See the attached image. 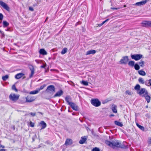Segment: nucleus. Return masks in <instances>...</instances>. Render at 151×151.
<instances>
[{
	"instance_id": "obj_6",
	"label": "nucleus",
	"mask_w": 151,
	"mask_h": 151,
	"mask_svg": "<svg viewBox=\"0 0 151 151\" xmlns=\"http://www.w3.org/2000/svg\"><path fill=\"white\" fill-rule=\"evenodd\" d=\"M26 102H31L34 101L35 99V98L34 96H28L25 98Z\"/></svg>"
},
{
	"instance_id": "obj_60",
	"label": "nucleus",
	"mask_w": 151,
	"mask_h": 151,
	"mask_svg": "<svg viewBox=\"0 0 151 151\" xmlns=\"http://www.w3.org/2000/svg\"><path fill=\"white\" fill-rule=\"evenodd\" d=\"M71 82V83H73V85H74V84L72 82Z\"/></svg>"
},
{
	"instance_id": "obj_51",
	"label": "nucleus",
	"mask_w": 151,
	"mask_h": 151,
	"mask_svg": "<svg viewBox=\"0 0 151 151\" xmlns=\"http://www.w3.org/2000/svg\"><path fill=\"white\" fill-rule=\"evenodd\" d=\"M149 142L150 144H151V139L150 138L149 140Z\"/></svg>"
},
{
	"instance_id": "obj_17",
	"label": "nucleus",
	"mask_w": 151,
	"mask_h": 151,
	"mask_svg": "<svg viewBox=\"0 0 151 151\" xmlns=\"http://www.w3.org/2000/svg\"><path fill=\"white\" fill-rule=\"evenodd\" d=\"M105 143L109 146L110 147H113V142H110L108 140H106L105 141Z\"/></svg>"
},
{
	"instance_id": "obj_37",
	"label": "nucleus",
	"mask_w": 151,
	"mask_h": 151,
	"mask_svg": "<svg viewBox=\"0 0 151 151\" xmlns=\"http://www.w3.org/2000/svg\"><path fill=\"white\" fill-rule=\"evenodd\" d=\"M3 27H7L9 25V24L6 21H4L3 22Z\"/></svg>"
},
{
	"instance_id": "obj_59",
	"label": "nucleus",
	"mask_w": 151,
	"mask_h": 151,
	"mask_svg": "<svg viewBox=\"0 0 151 151\" xmlns=\"http://www.w3.org/2000/svg\"><path fill=\"white\" fill-rule=\"evenodd\" d=\"M126 7V5H124V7Z\"/></svg>"
},
{
	"instance_id": "obj_57",
	"label": "nucleus",
	"mask_w": 151,
	"mask_h": 151,
	"mask_svg": "<svg viewBox=\"0 0 151 151\" xmlns=\"http://www.w3.org/2000/svg\"><path fill=\"white\" fill-rule=\"evenodd\" d=\"M0 33L2 34V31L0 30Z\"/></svg>"
},
{
	"instance_id": "obj_10",
	"label": "nucleus",
	"mask_w": 151,
	"mask_h": 151,
	"mask_svg": "<svg viewBox=\"0 0 151 151\" xmlns=\"http://www.w3.org/2000/svg\"><path fill=\"white\" fill-rule=\"evenodd\" d=\"M29 68L31 70V74L29 75V78H31L32 77L34 74L35 70L33 67L32 65H31L29 67Z\"/></svg>"
},
{
	"instance_id": "obj_42",
	"label": "nucleus",
	"mask_w": 151,
	"mask_h": 151,
	"mask_svg": "<svg viewBox=\"0 0 151 151\" xmlns=\"http://www.w3.org/2000/svg\"><path fill=\"white\" fill-rule=\"evenodd\" d=\"M117 106L114 105V113H117Z\"/></svg>"
},
{
	"instance_id": "obj_18",
	"label": "nucleus",
	"mask_w": 151,
	"mask_h": 151,
	"mask_svg": "<svg viewBox=\"0 0 151 151\" xmlns=\"http://www.w3.org/2000/svg\"><path fill=\"white\" fill-rule=\"evenodd\" d=\"M40 124H41V129H44L47 126L46 123L43 121H42L40 122Z\"/></svg>"
},
{
	"instance_id": "obj_48",
	"label": "nucleus",
	"mask_w": 151,
	"mask_h": 151,
	"mask_svg": "<svg viewBox=\"0 0 151 151\" xmlns=\"http://www.w3.org/2000/svg\"><path fill=\"white\" fill-rule=\"evenodd\" d=\"M29 9L30 10L32 11H34V9H33V8L31 7H29Z\"/></svg>"
},
{
	"instance_id": "obj_26",
	"label": "nucleus",
	"mask_w": 151,
	"mask_h": 151,
	"mask_svg": "<svg viewBox=\"0 0 151 151\" xmlns=\"http://www.w3.org/2000/svg\"><path fill=\"white\" fill-rule=\"evenodd\" d=\"M39 92V91L37 89L36 90L30 91L29 92V94H35L38 93Z\"/></svg>"
},
{
	"instance_id": "obj_7",
	"label": "nucleus",
	"mask_w": 151,
	"mask_h": 151,
	"mask_svg": "<svg viewBox=\"0 0 151 151\" xmlns=\"http://www.w3.org/2000/svg\"><path fill=\"white\" fill-rule=\"evenodd\" d=\"M0 5L4 9L8 11H10V8L7 4L1 1H0Z\"/></svg>"
},
{
	"instance_id": "obj_50",
	"label": "nucleus",
	"mask_w": 151,
	"mask_h": 151,
	"mask_svg": "<svg viewBox=\"0 0 151 151\" xmlns=\"http://www.w3.org/2000/svg\"><path fill=\"white\" fill-rule=\"evenodd\" d=\"M46 66V65H41V68H45V67Z\"/></svg>"
},
{
	"instance_id": "obj_15",
	"label": "nucleus",
	"mask_w": 151,
	"mask_h": 151,
	"mask_svg": "<svg viewBox=\"0 0 151 151\" xmlns=\"http://www.w3.org/2000/svg\"><path fill=\"white\" fill-rule=\"evenodd\" d=\"M72 144V141L71 139H67L65 142V144L66 145H71Z\"/></svg>"
},
{
	"instance_id": "obj_9",
	"label": "nucleus",
	"mask_w": 151,
	"mask_h": 151,
	"mask_svg": "<svg viewBox=\"0 0 151 151\" xmlns=\"http://www.w3.org/2000/svg\"><path fill=\"white\" fill-rule=\"evenodd\" d=\"M147 91L145 88H142L139 91H137V93L140 95L142 96V95L145 94H146L147 93Z\"/></svg>"
},
{
	"instance_id": "obj_45",
	"label": "nucleus",
	"mask_w": 151,
	"mask_h": 151,
	"mask_svg": "<svg viewBox=\"0 0 151 151\" xmlns=\"http://www.w3.org/2000/svg\"><path fill=\"white\" fill-rule=\"evenodd\" d=\"M3 18V16L1 13H0V20H2Z\"/></svg>"
},
{
	"instance_id": "obj_21",
	"label": "nucleus",
	"mask_w": 151,
	"mask_h": 151,
	"mask_svg": "<svg viewBox=\"0 0 151 151\" xmlns=\"http://www.w3.org/2000/svg\"><path fill=\"white\" fill-rule=\"evenodd\" d=\"M114 122L115 124L118 126L120 127H122L123 126V124L122 122L117 121H115Z\"/></svg>"
},
{
	"instance_id": "obj_28",
	"label": "nucleus",
	"mask_w": 151,
	"mask_h": 151,
	"mask_svg": "<svg viewBox=\"0 0 151 151\" xmlns=\"http://www.w3.org/2000/svg\"><path fill=\"white\" fill-rule=\"evenodd\" d=\"M141 25L142 26L144 27H148V23L147 21H144L143 22L141 23Z\"/></svg>"
},
{
	"instance_id": "obj_56",
	"label": "nucleus",
	"mask_w": 151,
	"mask_h": 151,
	"mask_svg": "<svg viewBox=\"0 0 151 151\" xmlns=\"http://www.w3.org/2000/svg\"><path fill=\"white\" fill-rule=\"evenodd\" d=\"M111 109H112V110L113 112V108L112 107Z\"/></svg>"
},
{
	"instance_id": "obj_22",
	"label": "nucleus",
	"mask_w": 151,
	"mask_h": 151,
	"mask_svg": "<svg viewBox=\"0 0 151 151\" xmlns=\"http://www.w3.org/2000/svg\"><path fill=\"white\" fill-rule=\"evenodd\" d=\"M65 100L68 103V104L69 105V103H71L72 102H70V101L71 100V98L69 96H67L65 98Z\"/></svg>"
},
{
	"instance_id": "obj_13",
	"label": "nucleus",
	"mask_w": 151,
	"mask_h": 151,
	"mask_svg": "<svg viewBox=\"0 0 151 151\" xmlns=\"http://www.w3.org/2000/svg\"><path fill=\"white\" fill-rule=\"evenodd\" d=\"M63 94V92L62 90H60L57 92L56 94L53 97H60Z\"/></svg>"
},
{
	"instance_id": "obj_52",
	"label": "nucleus",
	"mask_w": 151,
	"mask_h": 151,
	"mask_svg": "<svg viewBox=\"0 0 151 151\" xmlns=\"http://www.w3.org/2000/svg\"><path fill=\"white\" fill-rule=\"evenodd\" d=\"M120 9V8L118 7V8H114V9Z\"/></svg>"
},
{
	"instance_id": "obj_34",
	"label": "nucleus",
	"mask_w": 151,
	"mask_h": 151,
	"mask_svg": "<svg viewBox=\"0 0 151 151\" xmlns=\"http://www.w3.org/2000/svg\"><path fill=\"white\" fill-rule=\"evenodd\" d=\"M9 76L8 75H6L4 76H2V79L4 81H6L9 78Z\"/></svg>"
},
{
	"instance_id": "obj_1",
	"label": "nucleus",
	"mask_w": 151,
	"mask_h": 151,
	"mask_svg": "<svg viewBox=\"0 0 151 151\" xmlns=\"http://www.w3.org/2000/svg\"><path fill=\"white\" fill-rule=\"evenodd\" d=\"M19 95L14 93H11L9 96V99L12 101L16 102L19 99Z\"/></svg>"
},
{
	"instance_id": "obj_44",
	"label": "nucleus",
	"mask_w": 151,
	"mask_h": 151,
	"mask_svg": "<svg viewBox=\"0 0 151 151\" xmlns=\"http://www.w3.org/2000/svg\"><path fill=\"white\" fill-rule=\"evenodd\" d=\"M92 151H100V150L99 148L97 147H95L93 149Z\"/></svg>"
},
{
	"instance_id": "obj_33",
	"label": "nucleus",
	"mask_w": 151,
	"mask_h": 151,
	"mask_svg": "<svg viewBox=\"0 0 151 151\" xmlns=\"http://www.w3.org/2000/svg\"><path fill=\"white\" fill-rule=\"evenodd\" d=\"M140 86L139 84H137L134 87V89L135 90L139 91L140 89Z\"/></svg>"
},
{
	"instance_id": "obj_40",
	"label": "nucleus",
	"mask_w": 151,
	"mask_h": 151,
	"mask_svg": "<svg viewBox=\"0 0 151 151\" xmlns=\"http://www.w3.org/2000/svg\"><path fill=\"white\" fill-rule=\"evenodd\" d=\"M125 93L126 94H128L129 95H131L133 93L131 91L129 90L126 91L125 92Z\"/></svg>"
},
{
	"instance_id": "obj_23",
	"label": "nucleus",
	"mask_w": 151,
	"mask_h": 151,
	"mask_svg": "<svg viewBox=\"0 0 151 151\" xmlns=\"http://www.w3.org/2000/svg\"><path fill=\"white\" fill-rule=\"evenodd\" d=\"M86 137H82L81 139L79 141V142L80 144H83L86 141Z\"/></svg>"
},
{
	"instance_id": "obj_16",
	"label": "nucleus",
	"mask_w": 151,
	"mask_h": 151,
	"mask_svg": "<svg viewBox=\"0 0 151 151\" xmlns=\"http://www.w3.org/2000/svg\"><path fill=\"white\" fill-rule=\"evenodd\" d=\"M96 51L95 50H91L88 51L86 54V55H89L91 54H94L96 53Z\"/></svg>"
},
{
	"instance_id": "obj_36",
	"label": "nucleus",
	"mask_w": 151,
	"mask_h": 151,
	"mask_svg": "<svg viewBox=\"0 0 151 151\" xmlns=\"http://www.w3.org/2000/svg\"><path fill=\"white\" fill-rule=\"evenodd\" d=\"M135 69L136 70H139L140 68L139 66L137 64H136L134 65Z\"/></svg>"
},
{
	"instance_id": "obj_58",
	"label": "nucleus",
	"mask_w": 151,
	"mask_h": 151,
	"mask_svg": "<svg viewBox=\"0 0 151 151\" xmlns=\"http://www.w3.org/2000/svg\"><path fill=\"white\" fill-rule=\"evenodd\" d=\"M48 19V17H47V18H46V19L45 21H46V20H47V19Z\"/></svg>"
},
{
	"instance_id": "obj_35",
	"label": "nucleus",
	"mask_w": 151,
	"mask_h": 151,
	"mask_svg": "<svg viewBox=\"0 0 151 151\" xmlns=\"http://www.w3.org/2000/svg\"><path fill=\"white\" fill-rule=\"evenodd\" d=\"M137 126L141 130L143 131L144 130V128L143 127L139 124L138 123L136 124Z\"/></svg>"
},
{
	"instance_id": "obj_46",
	"label": "nucleus",
	"mask_w": 151,
	"mask_h": 151,
	"mask_svg": "<svg viewBox=\"0 0 151 151\" xmlns=\"http://www.w3.org/2000/svg\"><path fill=\"white\" fill-rule=\"evenodd\" d=\"M29 114H30L32 116H35L36 113H35L31 112L29 113Z\"/></svg>"
},
{
	"instance_id": "obj_11",
	"label": "nucleus",
	"mask_w": 151,
	"mask_h": 151,
	"mask_svg": "<svg viewBox=\"0 0 151 151\" xmlns=\"http://www.w3.org/2000/svg\"><path fill=\"white\" fill-rule=\"evenodd\" d=\"M69 105L74 110L77 111L78 110V108L77 106L73 102L69 103Z\"/></svg>"
},
{
	"instance_id": "obj_4",
	"label": "nucleus",
	"mask_w": 151,
	"mask_h": 151,
	"mask_svg": "<svg viewBox=\"0 0 151 151\" xmlns=\"http://www.w3.org/2000/svg\"><path fill=\"white\" fill-rule=\"evenodd\" d=\"M132 58L136 61L140 59L142 57V55L141 54L131 55Z\"/></svg>"
},
{
	"instance_id": "obj_5",
	"label": "nucleus",
	"mask_w": 151,
	"mask_h": 151,
	"mask_svg": "<svg viewBox=\"0 0 151 151\" xmlns=\"http://www.w3.org/2000/svg\"><path fill=\"white\" fill-rule=\"evenodd\" d=\"M47 92L51 93L53 92H55V88L54 86L52 85L48 86L46 90Z\"/></svg>"
},
{
	"instance_id": "obj_55",
	"label": "nucleus",
	"mask_w": 151,
	"mask_h": 151,
	"mask_svg": "<svg viewBox=\"0 0 151 151\" xmlns=\"http://www.w3.org/2000/svg\"><path fill=\"white\" fill-rule=\"evenodd\" d=\"M1 147H2V148H4V146H1Z\"/></svg>"
},
{
	"instance_id": "obj_43",
	"label": "nucleus",
	"mask_w": 151,
	"mask_h": 151,
	"mask_svg": "<svg viewBox=\"0 0 151 151\" xmlns=\"http://www.w3.org/2000/svg\"><path fill=\"white\" fill-rule=\"evenodd\" d=\"M34 124H35L34 123L32 122L31 121L30 122L29 125L31 127H33L34 126Z\"/></svg>"
},
{
	"instance_id": "obj_14",
	"label": "nucleus",
	"mask_w": 151,
	"mask_h": 151,
	"mask_svg": "<svg viewBox=\"0 0 151 151\" xmlns=\"http://www.w3.org/2000/svg\"><path fill=\"white\" fill-rule=\"evenodd\" d=\"M142 96L144 97L145 98V99L148 103H149L150 102V97L148 95V92L147 93L145 94L144 95H142Z\"/></svg>"
},
{
	"instance_id": "obj_24",
	"label": "nucleus",
	"mask_w": 151,
	"mask_h": 151,
	"mask_svg": "<svg viewBox=\"0 0 151 151\" xmlns=\"http://www.w3.org/2000/svg\"><path fill=\"white\" fill-rule=\"evenodd\" d=\"M138 73L139 74L141 75L142 76H145L146 75L145 72L142 70L138 71Z\"/></svg>"
},
{
	"instance_id": "obj_19",
	"label": "nucleus",
	"mask_w": 151,
	"mask_h": 151,
	"mask_svg": "<svg viewBox=\"0 0 151 151\" xmlns=\"http://www.w3.org/2000/svg\"><path fill=\"white\" fill-rule=\"evenodd\" d=\"M40 53L42 55H46L47 54V52L43 49H41L39 51Z\"/></svg>"
},
{
	"instance_id": "obj_53",
	"label": "nucleus",
	"mask_w": 151,
	"mask_h": 151,
	"mask_svg": "<svg viewBox=\"0 0 151 151\" xmlns=\"http://www.w3.org/2000/svg\"><path fill=\"white\" fill-rule=\"evenodd\" d=\"M0 151H5V150L4 149H2L0 150Z\"/></svg>"
},
{
	"instance_id": "obj_38",
	"label": "nucleus",
	"mask_w": 151,
	"mask_h": 151,
	"mask_svg": "<svg viewBox=\"0 0 151 151\" xmlns=\"http://www.w3.org/2000/svg\"><path fill=\"white\" fill-rule=\"evenodd\" d=\"M67 48H64L62 50L61 53L62 54H64L67 52Z\"/></svg>"
},
{
	"instance_id": "obj_12",
	"label": "nucleus",
	"mask_w": 151,
	"mask_h": 151,
	"mask_svg": "<svg viewBox=\"0 0 151 151\" xmlns=\"http://www.w3.org/2000/svg\"><path fill=\"white\" fill-rule=\"evenodd\" d=\"M147 0H145L136 3L135 4V5L138 6H140L141 5H143L145 4L147 2Z\"/></svg>"
},
{
	"instance_id": "obj_25",
	"label": "nucleus",
	"mask_w": 151,
	"mask_h": 151,
	"mask_svg": "<svg viewBox=\"0 0 151 151\" xmlns=\"http://www.w3.org/2000/svg\"><path fill=\"white\" fill-rule=\"evenodd\" d=\"M145 84L148 86H151V79L146 81H145Z\"/></svg>"
},
{
	"instance_id": "obj_47",
	"label": "nucleus",
	"mask_w": 151,
	"mask_h": 151,
	"mask_svg": "<svg viewBox=\"0 0 151 151\" xmlns=\"http://www.w3.org/2000/svg\"><path fill=\"white\" fill-rule=\"evenodd\" d=\"M148 27H151V21H147Z\"/></svg>"
},
{
	"instance_id": "obj_20",
	"label": "nucleus",
	"mask_w": 151,
	"mask_h": 151,
	"mask_svg": "<svg viewBox=\"0 0 151 151\" xmlns=\"http://www.w3.org/2000/svg\"><path fill=\"white\" fill-rule=\"evenodd\" d=\"M24 75V74L22 73H19L16 75L15 77L16 78L18 79L21 78Z\"/></svg>"
},
{
	"instance_id": "obj_2",
	"label": "nucleus",
	"mask_w": 151,
	"mask_h": 151,
	"mask_svg": "<svg viewBox=\"0 0 151 151\" xmlns=\"http://www.w3.org/2000/svg\"><path fill=\"white\" fill-rule=\"evenodd\" d=\"M91 102L92 105L96 107H98L101 104V102L97 99H91Z\"/></svg>"
},
{
	"instance_id": "obj_54",
	"label": "nucleus",
	"mask_w": 151,
	"mask_h": 151,
	"mask_svg": "<svg viewBox=\"0 0 151 151\" xmlns=\"http://www.w3.org/2000/svg\"><path fill=\"white\" fill-rule=\"evenodd\" d=\"M109 116H110V117H111L112 116H113V114H111Z\"/></svg>"
},
{
	"instance_id": "obj_27",
	"label": "nucleus",
	"mask_w": 151,
	"mask_h": 151,
	"mask_svg": "<svg viewBox=\"0 0 151 151\" xmlns=\"http://www.w3.org/2000/svg\"><path fill=\"white\" fill-rule=\"evenodd\" d=\"M135 62L133 61H130L128 63V65L131 66L133 67L134 65Z\"/></svg>"
},
{
	"instance_id": "obj_3",
	"label": "nucleus",
	"mask_w": 151,
	"mask_h": 151,
	"mask_svg": "<svg viewBox=\"0 0 151 151\" xmlns=\"http://www.w3.org/2000/svg\"><path fill=\"white\" fill-rule=\"evenodd\" d=\"M117 147L125 148H126V146L123 144H121L120 142L116 140H114V147Z\"/></svg>"
},
{
	"instance_id": "obj_32",
	"label": "nucleus",
	"mask_w": 151,
	"mask_h": 151,
	"mask_svg": "<svg viewBox=\"0 0 151 151\" xmlns=\"http://www.w3.org/2000/svg\"><path fill=\"white\" fill-rule=\"evenodd\" d=\"M109 19H106L105 21H103L101 23L98 24L97 26L99 27H101L102 26L103 24H104L105 22H106L109 21Z\"/></svg>"
},
{
	"instance_id": "obj_39",
	"label": "nucleus",
	"mask_w": 151,
	"mask_h": 151,
	"mask_svg": "<svg viewBox=\"0 0 151 151\" xmlns=\"http://www.w3.org/2000/svg\"><path fill=\"white\" fill-rule=\"evenodd\" d=\"M81 83L82 84L85 86H88V82L87 81H81Z\"/></svg>"
},
{
	"instance_id": "obj_30",
	"label": "nucleus",
	"mask_w": 151,
	"mask_h": 151,
	"mask_svg": "<svg viewBox=\"0 0 151 151\" xmlns=\"http://www.w3.org/2000/svg\"><path fill=\"white\" fill-rule=\"evenodd\" d=\"M139 64L140 65V66L143 67L144 66L145 62L144 61L141 60L140 62H139Z\"/></svg>"
},
{
	"instance_id": "obj_49",
	"label": "nucleus",
	"mask_w": 151,
	"mask_h": 151,
	"mask_svg": "<svg viewBox=\"0 0 151 151\" xmlns=\"http://www.w3.org/2000/svg\"><path fill=\"white\" fill-rule=\"evenodd\" d=\"M35 61L37 63H40V60H35Z\"/></svg>"
},
{
	"instance_id": "obj_29",
	"label": "nucleus",
	"mask_w": 151,
	"mask_h": 151,
	"mask_svg": "<svg viewBox=\"0 0 151 151\" xmlns=\"http://www.w3.org/2000/svg\"><path fill=\"white\" fill-rule=\"evenodd\" d=\"M138 81L140 83L142 84L145 83V82L143 79L142 78H139L138 79Z\"/></svg>"
},
{
	"instance_id": "obj_41",
	"label": "nucleus",
	"mask_w": 151,
	"mask_h": 151,
	"mask_svg": "<svg viewBox=\"0 0 151 151\" xmlns=\"http://www.w3.org/2000/svg\"><path fill=\"white\" fill-rule=\"evenodd\" d=\"M12 88L13 90H14L16 92H17L18 91V90L16 88L15 86L14 85L12 86Z\"/></svg>"
},
{
	"instance_id": "obj_8",
	"label": "nucleus",
	"mask_w": 151,
	"mask_h": 151,
	"mask_svg": "<svg viewBox=\"0 0 151 151\" xmlns=\"http://www.w3.org/2000/svg\"><path fill=\"white\" fill-rule=\"evenodd\" d=\"M129 61L127 56H125L123 57L120 60V63L122 64H126Z\"/></svg>"
},
{
	"instance_id": "obj_31",
	"label": "nucleus",
	"mask_w": 151,
	"mask_h": 151,
	"mask_svg": "<svg viewBox=\"0 0 151 151\" xmlns=\"http://www.w3.org/2000/svg\"><path fill=\"white\" fill-rule=\"evenodd\" d=\"M46 86V85L45 84H44L43 85L41 86L40 88H37L38 91L39 92L41 90L43 89Z\"/></svg>"
}]
</instances>
